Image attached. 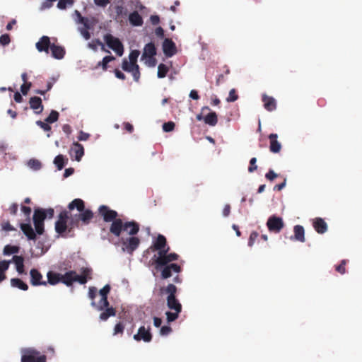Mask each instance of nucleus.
I'll list each match as a JSON object with an SVG mask.
<instances>
[{"label":"nucleus","mask_w":362,"mask_h":362,"mask_svg":"<svg viewBox=\"0 0 362 362\" xmlns=\"http://www.w3.org/2000/svg\"><path fill=\"white\" fill-rule=\"evenodd\" d=\"M30 284L33 286H40V285H43V286L47 285V281H42V275L37 269H32L30 271Z\"/></svg>","instance_id":"f3484780"},{"label":"nucleus","mask_w":362,"mask_h":362,"mask_svg":"<svg viewBox=\"0 0 362 362\" xmlns=\"http://www.w3.org/2000/svg\"><path fill=\"white\" fill-rule=\"evenodd\" d=\"M156 54V49L155 45L153 42L146 44L144 48V52L141 56V59H151Z\"/></svg>","instance_id":"4be33fe9"},{"label":"nucleus","mask_w":362,"mask_h":362,"mask_svg":"<svg viewBox=\"0 0 362 362\" xmlns=\"http://www.w3.org/2000/svg\"><path fill=\"white\" fill-rule=\"evenodd\" d=\"M13 261L16 265V270L19 274L24 272V259L22 256L14 255L13 257Z\"/></svg>","instance_id":"c85d7f7f"},{"label":"nucleus","mask_w":362,"mask_h":362,"mask_svg":"<svg viewBox=\"0 0 362 362\" xmlns=\"http://www.w3.org/2000/svg\"><path fill=\"white\" fill-rule=\"evenodd\" d=\"M163 51L167 57H171L177 52L175 43L169 38H165L163 42Z\"/></svg>","instance_id":"ddd939ff"},{"label":"nucleus","mask_w":362,"mask_h":362,"mask_svg":"<svg viewBox=\"0 0 362 362\" xmlns=\"http://www.w3.org/2000/svg\"><path fill=\"white\" fill-rule=\"evenodd\" d=\"M94 2L98 6L105 7L110 3V0H94Z\"/></svg>","instance_id":"69168bd1"},{"label":"nucleus","mask_w":362,"mask_h":362,"mask_svg":"<svg viewBox=\"0 0 362 362\" xmlns=\"http://www.w3.org/2000/svg\"><path fill=\"white\" fill-rule=\"evenodd\" d=\"M180 313H181V311H174V312L168 311V312H166L165 315L167 316L168 322H172L176 320L178 318L179 314Z\"/></svg>","instance_id":"4c0bfd02"},{"label":"nucleus","mask_w":362,"mask_h":362,"mask_svg":"<svg viewBox=\"0 0 362 362\" xmlns=\"http://www.w3.org/2000/svg\"><path fill=\"white\" fill-rule=\"evenodd\" d=\"M1 229L4 231H13L16 230V229L11 225L8 221H3L1 223Z\"/></svg>","instance_id":"49530a36"},{"label":"nucleus","mask_w":362,"mask_h":362,"mask_svg":"<svg viewBox=\"0 0 362 362\" xmlns=\"http://www.w3.org/2000/svg\"><path fill=\"white\" fill-rule=\"evenodd\" d=\"M259 236V234L256 231H252L251 233H250V238H249V240H248V245L250 247H252L256 239L257 238V237Z\"/></svg>","instance_id":"864d4df0"},{"label":"nucleus","mask_w":362,"mask_h":362,"mask_svg":"<svg viewBox=\"0 0 362 362\" xmlns=\"http://www.w3.org/2000/svg\"><path fill=\"white\" fill-rule=\"evenodd\" d=\"M46 215L42 208L35 209L33 216L35 230L37 235H42L45 231V220Z\"/></svg>","instance_id":"0eeeda50"},{"label":"nucleus","mask_w":362,"mask_h":362,"mask_svg":"<svg viewBox=\"0 0 362 362\" xmlns=\"http://www.w3.org/2000/svg\"><path fill=\"white\" fill-rule=\"evenodd\" d=\"M28 165L35 170H40L42 166L40 161L34 158L29 160Z\"/></svg>","instance_id":"58836bf2"},{"label":"nucleus","mask_w":362,"mask_h":362,"mask_svg":"<svg viewBox=\"0 0 362 362\" xmlns=\"http://www.w3.org/2000/svg\"><path fill=\"white\" fill-rule=\"evenodd\" d=\"M99 318L101 321H106L110 317L116 315V309L113 307L107 306L104 310H101Z\"/></svg>","instance_id":"a878e982"},{"label":"nucleus","mask_w":362,"mask_h":362,"mask_svg":"<svg viewBox=\"0 0 362 362\" xmlns=\"http://www.w3.org/2000/svg\"><path fill=\"white\" fill-rule=\"evenodd\" d=\"M90 134L82 131L80 132L78 139L79 141H86L89 139Z\"/></svg>","instance_id":"e2e57ef3"},{"label":"nucleus","mask_w":362,"mask_h":362,"mask_svg":"<svg viewBox=\"0 0 362 362\" xmlns=\"http://www.w3.org/2000/svg\"><path fill=\"white\" fill-rule=\"evenodd\" d=\"M278 135L276 134H270L269 135V150L274 153H279L281 149V144L277 140Z\"/></svg>","instance_id":"a211bd4d"},{"label":"nucleus","mask_w":362,"mask_h":362,"mask_svg":"<svg viewBox=\"0 0 362 362\" xmlns=\"http://www.w3.org/2000/svg\"><path fill=\"white\" fill-rule=\"evenodd\" d=\"M172 332V328L170 326H163L160 328V333L161 335L166 336Z\"/></svg>","instance_id":"13d9d810"},{"label":"nucleus","mask_w":362,"mask_h":362,"mask_svg":"<svg viewBox=\"0 0 362 362\" xmlns=\"http://www.w3.org/2000/svg\"><path fill=\"white\" fill-rule=\"evenodd\" d=\"M313 226L317 233L323 234L327 230V224L322 218L317 217L313 219Z\"/></svg>","instance_id":"6ab92c4d"},{"label":"nucleus","mask_w":362,"mask_h":362,"mask_svg":"<svg viewBox=\"0 0 362 362\" xmlns=\"http://www.w3.org/2000/svg\"><path fill=\"white\" fill-rule=\"evenodd\" d=\"M19 249L18 246L7 245L4 248V254L5 255L16 254L19 252Z\"/></svg>","instance_id":"c9c22d12"},{"label":"nucleus","mask_w":362,"mask_h":362,"mask_svg":"<svg viewBox=\"0 0 362 362\" xmlns=\"http://www.w3.org/2000/svg\"><path fill=\"white\" fill-rule=\"evenodd\" d=\"M139 50H132L130 53H129V62H131V64H132L133 65H138L136 64V62H137V59H138V57L139 56Z\"/></svg>","instance_id":"ea45409f"},{"label":"nucleus","mask_w":362,"mask_h":362,"mask_svg":"<svg viewBox=\"0 0 362 362\" xmlns=\"http://www.w3.org/2000/svg\"><path fill=\"white\" fill-rule=\"evenodd\" d=\"M81 272V274L78 275L73 270L66 272L65 274H62L61 282L67 286H71L74 282L85 284L88 280L92 279V269L83 267Z\"/></svg>","instance_id":"20e7f679"},{"label":"nucleus","mask_w":362,"mask_h":362,"mask_svg":"<svg viewBox=\"0 0 362 362\" xmlns=\"http://www.w3.org/2000/svg\"><path fill=\"white\" fill-rule=\"evenodd\" d=\"M104 40L107 45L114 50L118 56H122L124 53V47L121 41L112 35L111 34H106L104 36Z\"/></svg>","instance_id":"1a4fd4ad"},{"label":"nucleus","mask_w":362,"mask_h":362,"mask_svg":"<svg viewBox=\"0 0 362 362\" xmlns=\"http://www.w3.org/2000/svg\"><path fill=\"white\" fill-rule=\"evenodd\" d=\"M347 261L346 259H343L341 261L339 265L335 267V270L341 274H344L346 273V264Z\"/></svg>","instance_id":"37998d69"},{"label":"nucleus","mask_w":362,"mask_h":362,"mask_svg":"<svg viewBox=\"0 0 362 362\" xmlns=\"http://www.w3.org/2000/svg\"><path fill=\"white\" fill-rule=\"evenodd\" d=\"M69 211L64 210L58 215L54 229L57 233L63 238L74 237V230L82 225H88L93 218L90 209H85L84 202L75 199L68 205Z\"/></svg>","instance_id":"f257e3e1"},{"label":"nucleus","mask_w":362,"mask_h":362,"mask_svg":"<svg viewBox=\"0 0 362 362\" xmlns=\"http://www.w3.org/2000/svg\"><path fill=\"white\" fill-rule=\"evenodd\" d=\"M153 247L158 250V257L154 262H158L159 265L165 264L178 259L179 255L176 253H168L170 247L167 245V240L164 235L159 234L153 242Z\"/></svg>","instance_id":"7ed1b4c3"},{"label":"nucleus","mask_w":362,"mask_h":362,"mask_svg":"<svg viewBox=\"0 0 362 362\" xmlns=\"http://www.w3.org/2000/svg\"><path fill=\"white\" fill-rule=\"evenodd\" d=\"M47 284L49 283L51 285H56L57 284L61 282V277H62L61 274L49 271L47 272Z\"/></svg>","instance_id":"cd10ccee"},{"label":"nucleus","mask_w":362,"mask_h":362,"mask_svg":"<svg viewBox=\"0 0 362 362\" xmlns=\"http://www.w3.org/2000/svg\"><path fill=\"white\" fill-rule=\"evenodd\" d=\"M59 112L56 110H52L49 115L45 119V122L49 124L57 122L59 119Z\"/></svg>","instance_id":"e433bc0d"},{"label":"nucleus","mask_w":362,"mask_h":362,"mask_svg":"<svg viewBox=\"0 0 362 362\" xmlns=\"http://www.w3.org/2000/svg\"><path fill=\"white\" fill-rule=\"evenodd\" d=\"M134 235L127 238L121 239V242L123 245L122 250L129 254H132L134 251L138 248L140 244V239Z\"/></svg>","instance_id":"9b49d317"},{"label":"nucleus","mask_w":362,"mask_h":362,"mask_svg":"<svg viewBox=\"0 0 362 362\" xmlns=\"http://www.w3.org/2000/svg\"><path fill=\"white\" fill-rule=\"evenodd\" d=\"M98 213L105 222H112L110 232L115 237H119L122 231H127L130 235H136L139 231V224L137 222H123L121 218H117V212L110 209L107 206L101 205L98 208Z\"/></svg>","instance_id":"f03ea898"},{"label":"nucleus","mask_w":362,"mask_h":362,"mask_svg":"<svg viewBox=\"0 0 362 362\" xmlns=\"http://www.w3.org/2000/svg\"><path fill=\"white\" fill-rule=\"evenodd\" d=\"M115 59V58L113 56H105L101 62L98 63L97 66H101L103 70L106 71L107 69V64Z\"/></svg>","instance_id":"72a5a7b5"},{"label":"nucleus","mask_w":362,"mask_h":362,"mask_svg":"<svg viewBox=\"0 0 362 362\" xmlns=\"http://www.w3.org/2000/svg\"><path fill=\"white\" fill-rule=\"evenodd\" d=\"M32 86V83L30 82L28 83H23L21 86V93L25 95L28 94V90Z\"/></svg>","instance_id":"5fc2aeb1"},{"label":"nucleus","mask_w":362,"mask_h":362,"mask_svg":"<svg viewBox=\"0 0 362 362\" xmlns=\"http://www.w3.org/2000/svg\"><path fill=\"white\" fill-rule=\"evenodd\" d=\"M134 339L140 341L143 340L145 342H150L152 339V334L149 329H146L144 326L139 327L137 334L133 337Z\"/></svg>","instance_id":"4468645a"},{"label":"nucleus","mask_w":362,"mask_h":362,"mask_svg":"<svg viewBox=\"0 0 362 362\" xmlns=\"http://www.w3.org/2000/svg\"><path fill=\"white\" fill-rule=\"evenodd\" d=\"M50 50L52 57L57 59H62L65 55V49L63 47L52 44Z\"/></svg>","instance_id":"5701e85b"},{"label":"nucleus","mask_w":362,"mask_h":362,"mask_svg":"<svg viewBox=\"0 0 362 362\" xmlns=\"http://www.w3.org/2000/svg\"><path fill=\"white\" fill-rule=\"evenodd\" d=\"M50 39L48 36H42L40 38L39 41L36 43V49L40 52H44L46 54L49 53L51 47Z\"/></svg>","instance_id":"dca6fc26"},{"label":"nucleus","mask_w":362,"mask_h":362,"mask_svg":"<svg viewBox=\"0 0 362 362\" xmlns=\"http://www.w3.org/2000/svg\"><path fill=\"white\" fill-rule=\"evenodd\" d=\"M129 21L131 25L134 26H141L144 23L142 17L137 11H134L129 14Z\"/></svg>","instance_id":"bb28decb"},{"label":"nucleus","mask_w":362,"mask_h":362,"mask_svg":"<svg viewBox=\"0 0 362 362\" xmlns=\"http://www.w3.org/2000/svg\"><path fill=\"white\" fill-rule=\"evenodd\" d=\"M90 28H81L80 29V33L81 34L83 35V37L86 39V40H89L90 38V34L88 31Z\"/></svg>","instance_id":"bf43d9fd"},{"label":"nucleus","mask_w":362,"mask_h":362,"mask_svg":"<svg viewBox=\"0 0 362 362\" xmlns=\"http://www.w3.org/2000/svg\"><path fill=\"white\" fill-rule=\"evenodd\" d=\"M155 34L158 37L163 38L164 37V30L161 27H158L155 30Z\"/></svg>","instance_id":"774afa93"},{"label":"nucleus","mask_w":362,"mask_h":362,"mask_svg":"<svg viewBox=\"0 0 362 362\" xmlns=\"http://www.w3.org/2000/svg\"><path fill=\"white\" fill-rule=\"evenodd\" d=\"M11 284L13 287H16L23 291H27L28 286L21 279L13 278L11 279Z\"/></svg>","instance_id":"7c9ffc66"},{"label":"nucleus","mask_w":362,"mask_h":362,"mask_svg":"<svg viewBox=\"0 0 362 362\" xmlns=\"http://www.w3.org/2000/svg\"><path fill=\"white\" fill-rule=\"evenodd\" d=\"M18 205L17 204L14 203L10 206L8 210H9V212L11 214L16 215L18 211Z\"/></svg>","instance_id":"0e129e2a"},{"label":"nucleus","mask_w":362,"mask_h":362,"mask_svg":"<svg viewBox=\"0 0 362 362\" xmlns=\"http://www.w3.org/2000/svg\"><path fill=\"white\" fill-rule=\"evenodd\" d=\"M238 98V95L236 94L235 90L231 89L229 92V95L226 100L228 102H234V101L237 100Z\"/></svg>","instance_id":"6e6d98bb"},{"label":"nucleus","mask_w":362,"mask_h":362,"mask_svg":"<svg viewBox=\"0 0 362 362\" xmlns=\"http://www.w3.org/2000/svg\"><path fill=\"white\" fill-rule=\"evenodd\" d=\"M294 237L293 239L304 243L305 241V230L304 228L300 225H296L293 228Z\"/></svg>","instance_id":"393cba45"},{"label":"nucleus","mask_w":362,"mask_h":362,"mask_svg":"<svg viewBox=\"0 0 362 362\" xmlns=\"http://www.w3.org/2000/svg\"><path fill=\"white\" fill-rule=\"evenodd\" d=\"M21 362H46L45 355H41L40 353L33 349H26L23 351Z\"/></svg>","instance_id":"6e6552de"},{"label":"nucleus","mask_w":362,"mask_h":362,"mask_svg":"<svg viewBox=\"0 0 362 362\" xmlns=\"http://www.w3.org/2000/svg\"><path fill=\"white\" fill-rule=\"evenodd\" d=\"M43 211L45 212V214L46 215V218L48 217L49 218H52L54 214V211L52 208L49 209H43Z\"/></svg>","instance_id":"680f3d73"},{"label":"nucleus","mask_w":362,"mask_h":362,"mask_svg":"<svg viewBox=\"0 0 362 362\" xmlns=\"http://www.w3.org/2000/svg\"><path fill=\"white\" fill-rule=\"evenodd\" d=\"M230 213V206L228 204H226L224 206L223 209V216H225V217L228 216Z\"/></svg>","instance_id":"338daca9"},{"label":"nucleus","mask_w":362,"mask_h":362,"mask_svg":"<svg viewBox=\"0 0 362 362\" xmlns=\"http://www.w3.org/2000/svg\"><path fill=\"white\" fill-rule=\"evenodd\" d=\"M20 228L24 235L27 237L29 240H35L36 235L37 234L36 231H35L30 225V223H21Z\"/></svg>","instance_id":"aec40b11"},{"label":"nucleus","mask_w":362,"mask_h":362,"mask_svg":"<svg viewBox=\"0 0 362 362\" xmlns=\"http://www.w3.org/2000/svg\"><path fill=\"white\" fill-rule=\"evenodd\" d=\"M70 155L77 161H80L84 155V148L78 142H74L70 150Z\"/></svg>","instance_id":"2eb2a0df"},{"label":"nucleus","mask_w":362,"mask_h":362,"mask_svg":"<svg viewBox=\"0 0 362 362\" xmlns=\"http://www.w3.org/2000/svg\"><path fill=\"white\" fill-rule=\"evenodd\" d=\"M136 66V65H133L130 62H128L126 59H124L122 61V68L124 71L129 72L132 71V69Z\"/></svg>","instance_id":"79ce46f5"},{"label":"nucleus","mask_w":362,"mask_h":362,"mask_svg":"<svg viewBox=\"0 0 362 362\" xmlns=\"http://www.w3.org/2000/svg\"><path fill=\"white\" fill-rule=\"evenodd\" d=\"M162 293L168 294L167 297V306L169 309L174 311H182V305L176 298L177 287L170 284L166 287L160 288Z\"/></svg>","instance_id":"39448f33"},{"label":"nucleus","mask_w":362,"mask_h":362,"mask_svg":"<svg viewBox=\"0 0 362 362\" xmlns=\"http://www.w3.org/2000/svg\"><path fill=\"white\" fill-rule=\"evenodd\" d=\"M30 108L35 110L36 113H40L43 110L42 100L40 97L34 96L30 98L29 101Z\"/></svg>","instance_id":"b1692460"},{"label":"nucleus","mask_w":362,"mask_h":362,"mask_svg":"<svg viewBox=\"0 0 362 362\" xmlns=\"http://www.w3.org/2000/svg\"><path fill=\"white\" fill-rule=\"evenodd\" d=\"M74 4L73 0H59L57 7L59 9H65L67 6H71Z\"/></svg>","instance_id":"a19ab883"},{"label":"nucleus","mask_w":362,"mask_h":362,"mask_svg":"<svg viewBox=\"0 0 362 362\" xmlns=\"http://www.w3.org/2000/svg\"><path fill=\"white\" fill-rule=\"evenodd\" d=\"M262 100L264 103V107L269 112L274 110L276 108V103L274 98L264 94Z\"/></svg>","instance_id":"412c9836"},{"label":"nucleus","mask_w":362,"mask_h":362,"mask_svg":"<svg viewBox=\"0 0 362 362\" xmlns=\"http://www.w3.org/2000/svg\"><path fill=\"white\" fill-rule=\"evenodd\" d=\"M257 163V158H252L250 160V165L248 167V172L249 173H253L257 169V165H256Z\"/></svg>","instance_id":"3c124183"},{"label":"nucleus","mask_w":362,"mask_h":362,"mask_svg":"<svg viewBox=\"0 0 362 362\" xmlns=\"http://www.w3.org/2000/svg\"><path fill=\"white\" fill-rule=\"evenodd\" d=\"M175 123L173 122H165L163 125V129L165 132H172L175 129Z\"/></svg>","instance_id":"de8ad7c7"},{"label":"nucleus","mask_w":362,"mask_h":362,"mask_svg":"<svg viewBox=\"0 0 362 362\" xmlns=\"http://www.w3.org/2000/svg\"><path fill=\"white\" fill-rule=\"evenodd\" d=\"M10 262L0 261V282L6 279L5 272L8 269Z\"/></svg>","instance_id":"2f4dec72"},{"label":"nucleus","mask_w":362,"mask_h":362,"mask_svg":"<svg viewBox=\"0 0 362 362\" xmlns=\"http://www.w3.org/2000/svg\"><path fill=\"white\" fill-rule=\"evenodd\" d=\"M111 287L109 284H106L102 289L100 290L99 293L101 296V299L96 304L94 301H92L91 305L95 307L98 310H103L107 306L110 305V303L107 299V295L110 293Z\"/></svg>","instance_id":"9d476101"},{"label":"nucleus","mask_w":362,"mask_h":362,"mask_svg":"<svg viewBox=\"0 0 362 362\" xmlns=\"http://www.w3.org/2000/svg\"><path fill=\"white\" fill-rule=\"evenodd\" d=\"M278 176V174H276L273 170L271 169L269 170V171L265 175L266 179L270 181H273Z\"/></svg>","instance_id":"4d7b16f0"},{"label":"nucleus","mask_w":362,"mask_h":362,"mask_svg":"<svg viewBox=\"0 0 362 362\" xmlns=\"http://www.w3.org/2000/svg\"><path fill=\"white\" fill-rule=\"evenodd\" d=\"M154 263L156 269L160 272L161 278L163 279L171 277L173 273L178 274L181 272V267L173 262L162 265H159L158 262Z\"/></svg>","instance_id":"423d86ee"},{"label":"nucleus","mask_w":362,"mask_h":362,"mask_svg":"<svg viewBox=\"0 0 362 362\" xmlns=\"http://www.w3.org/2000/svg\"><path fill=\"white\" fill-rule=\"evenodd\" d=\"M49 123L42 122L41 120H37L36 122V124L39 126L41 129H42L45 132H51V126L49 124Z\"/></svg>","instance_id":"c03bdc74"},{"label":"nucleus","mask_w":362,"mask_h":362,"mask_svg":"<svg viewBox=\"0 0 362 362\" xmlns=\"http://www.w3.org/2000/svg\"><path fill=\"white\" fill-rule=\"evenodd\" d=\"M97 294V288L95 287H90L88 291V297L93 301Z\"/></svg>","instance_id":"052dcab7"},{"label":"nucleus","mask_w":362,"mask_h":362,"mask_svg":"<svg viewBox=\"0 0 362 362\" xmlns=\"http://www.w3.org/2000/svg\"><path fill=\"white\" fill-rule=\"evenodd\" d=\"M204 121L206 124L215 126L218 122V117L215 112H210L204 117Z\"/></svg>","instance_id":"c756f323"},{"label":"nucleus","mask_w":362,"mask_h":362,"mask_svg":"<svg viewBox=\"0 0 362 362\" xmlns=\"http://www.w3.org/2000/svg\"><path fill=\"white\" fill-rule=\"evenodd\" d=\"M129 72H131L132 74L134 81L136 82H139V78H140V71H139V65H136V66L132 69V71H130Z\"/></svg>","instance_id":"09e8293b"},{"label":"nucleus","mask_w":362,"mask_h":362,"mask_svg":"<svg viewBox=\"0 0 362 362\" xmlns=\"http://www.w3.org/2000/svg\"><path fill=\"white\" fill-rule=\"evenodd\" d=\"M76 13L79 18V22L84 25V28H90L88 23V19L87 18L83 17L78 11H76Z\"/></svg>","instance_id":"603ef678"},{"label":"nucleus","mask_w":362,"mask_h":362,"mask_svg":"<svg viewBox=\"0 0 362 362\" xmlns=\"http://www.w3.org/2000/svg\"><path fill=\"white\" fill-rule=\"evenodd\" d=\"M67 160H68L66 159L65 162L64 156L62 155H58L54 158V163L56 165L58 170H60L64 168Z\"/></svg>","instance_id":"473e14b6"},{"label":"nucleus","mask_w":362,"mask_h":362,"mask_svg":"<svg viewBox=\"0 0 362 362\" xmlns=\"http://www.w3.org/2000/svg\"><path fill=\"white\" fill-rule=\"evenodd\" d=\"M169 71V68L164 64H160L158 66L157 76L158 78H165Z\"/></svg>","instance_id":"f704fd0d"},{"label":"nucleus","mask_w":362,"mask_h":362,"mask_svg":"<svg viewBox=\"0 0 362 362\" xmlns=\"http://www.w3.org/2000/svg\"><path fill=\"white\" fill-rule=\"evenodd\" d=\"M267 226L270 232L278 233L284 227V223L282 218L272 215L268 218Z\"/></svg>","instance_id":"f8f14e48"},{"label":"nucleus","mask_w":362,"mask_h":362,"mask_svg":"<svg viewBox=\"0 0 362 362\" xmlns=\"http://www.w3.org/2000/svg\"><path fill=\"white\" fill-rule=\"evenodd\" d=\"M124 330V325L122 322H119L115 325V328H114L113 334L114 335H116L117 334H123Z\"/></svg>","instance_id":"a18cd8bd"},{"label":"nucleus","mask_w":362,"mask_h":362,"mask_svg":"<svg viewBox=\"0 0 362 362\" xmlns=\"http://www.w3.org/2000/svg\"><path fill=\"white\" fill-rule=\"evenodd\" d=\"M11 42L8 34H4L0 36V44L3 46L8 45Z\"/></svg>","instance_id":"8fccbe9b"}]
</instances>
